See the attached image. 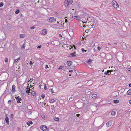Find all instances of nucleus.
Masks as SVG:
<instances>
[{
  "label": "nucleus",
  "mask_w": 131,
  "mask_h": 131,
  "mask_svg": "<svg viewBox=\"0 0 131 131\" xmlns=\"http://www.w3.org/2000/svg\"><path fill=\"white\" fill-rule=\"evenodd\" d=\"M41 96L42 98L44 99L45 98V94H42L41 95Z\"/></svg>",
  "instance_id": "e433bc0d"
},
{
  "label": "nucleus",
  "mask_w": 131,
  "mask_h": 131,
  "mask_svg": "<svg viewBox=\"0 0 131 131\" xmlns=\"http://www.w3.org/2000/svg\"><path fill=\"white\" fill-rule=\"evenodd\" d=\"M42 33L43 35H45L47 33V31L46 29H43L42 31Z\"/></svg>",
  "instance_id": "9b49d317"
},
{
  "label": "nucleus",
  "mask_w": 131,
  "mask_h": 131,
  "mask_svg": "<svg viewBox=\"0 0 131 131\" xmlns=\"http://www.w3.org/2000/svg\"><path fill=\"white\" fill-rule=\"evenodd\" d=\"M116 112L114 111H112L111 113V114L112 115H114L115 114Z\"/></svg>",
  "instance_id": "4be33fe9"
},
{
  "label": "nucleus",
  "mask_w": 131,
  "mask_h": 131,
  "mask_svg": "<svg viewBox=\"0 0 131 131\" xmlns=\"http://www.w3.org/2000/svg\"><path fill=\"white\" fill-rule=\"evenodd\" d=\"M92 97L94 99H95L97 97V95L96 94H92Z\"/></svg>",
  "instance_id": "9d476101"
},
{
  "label": "nucleus",
  "mask_w": 131,
  "mask_h": 131,
  "mask_svg": "<svg viewBox=\"0 0 131 131\" xmlns=\"http://www.w3.org/2000/svg\"><path fill=\"white\" fill-rule=\"evenodd\" d=\"M35 28V27L34 26L31 27H30V28L31 30L33 29H34V28Z\"/></svg>",
  "instance_id": "f704fd0d"
},
{
  "label": "nucleus",
  "mask_w": 131,
  "mask_h": 131,
  "mask_svg": "<svg viewBox=\"0 0 131 131\" xmlns=\"http://www.w3.org/2000/svg\"><path fill=\"white\" fill-rule=\"evenodd\" d=\"M72 63V62L71 61H67V64L68 66H70L71 65V64Z\"/></svg>",
  "instance_id": "1a4fd4ad"
},
{
  "label": "nucleus",
  "mask_w": 131,
  "mask_h": 131,
  "mask_svg": "<svg viewBox=\"0 0 131 131\" xmlns=\"http://www.w3.org/2000/svg\"><path fill=\"white\" fill-rule=\"evenodd\" d=\"M54 120L56 121H59V118L58 117H55L54 118Z\"/></svg>",
  "instance_id": "7c9ffc66"
},
{
  "label": "nucleus",
  "mask_w": 131,
  "mask_h": 131,
  "mask_svg": "<svg viewBox=\"0 0 131 131\" xmlns=\"http://www.w3.org/2000/svg\"><path fill=\"white\" fill-rule=\"evenodd\" d=\"M41 117L42 118L44 119L45 118V116L44 115H42L41 116Z\"/></svg>",
  "instance_id": "58836bf2"
},
{
  "label": "nucleus",
  "mask_w": 131,
  "mask_h": 131,
  "mask_svg": "<svg viewBox=\"0 0 131 131\" xmlns=\"http://www.w3.org/2000/svg\"><path fill=\"white\" fill-rule=\"evenodd\" d=\"M13 114H11L10 115V118L11 119V120H12V119H13Z\"/></svg>",
  "instance_id": "393cba45"
},
{
  "label": "nucleus",
  "mask_w": 131,
  "mask_h": 131,
  "mask_svg": "<svg viewBox=\"0 0 131 131\" xmlns=\"http://www.w3.org/2000/svg\"><path fill=\"white\" fill-rule=\"evenodd\" d=\"M49 91L51 92V94H53L55 93L52 89H50L49 90Z\"/></svg>",
  "instance_id": "6ab92c4d"
},
{
  "label": "nucleus",
  "mask_w": 131,
  "mask_h": 131,
  "mask_svg": "<svg viewBox=\"0 0 131 131\" xmlns=\"http://www.w3.org/2000/svg\"><path fill=\"white\" fill-rule=\"evenodd\" d=\"M41 47V45H39V46H38L37 47V48L38 49H40V48Z\"/></svg>",
  "instance_id": "37998d69"
},
{
  "label": "nucleus",
  "mask_w": 131,
  "mask_h": 131,
  "mask_svg": "<svg viewBox=\"0 0 131 131\" xmlns=\"http://www.w3.org/2000/svg\"><path fill=\"white\" fill-rule=\"evenodd\" d=\"M33 64V63L31 61H30L29 62V64L30 66H31Z\"/></svg>",
  "instance_id": "c03bdc74"
},
{
  "label": "nucleus",
  "mask_w": 131,
  "mask_h": 131,
  "mask_svg": "<svg viewBox=\"0 0 131 131\" xmlns=\"http://www.w3.org/2000/svg\"><path fill=\"white\" fill-rule=\"evenodd\" d=\"M7 114L6 115V118H5V121H6V123L8 124H9V118L7 116H6Z\"/></svg>",
  "instance_id": "423d86ee"
},
{
  "label": "nucleus",
  "mask_w": 131,
  "mask_h": 131,
  "mask_svg": "<svg viewBox=\"0 0 131 131\" xmlns=\"http://www.w3.org/2000/svg\"><path fill=\"white\" fill-rule=\"evenodd\" d=\"M4 5V4L2 2L0 3V7H2Z\"/></svg>",
  "instance_id": "2f4dec72"
},
{
  "label": "nucleus",
  "mask_w": 131,
  "mask_h": 131,
  "mask_svg": "<svg viewBox=\"0 0 131 131\" xmlns=\"http://www.w3.org/2000/svg\"><path fill=\"white\" fill-rule=\"evenodd\" d=\"M113 101L114 103H118L119 102V101L117 99L114 100Z\"/></svg>",
  "instance_id": "f3484780"
},
{
  "label": "nucleus",
  "mask_w": 131,
  "mask_h": 131,
  "mask_svg": "<svg viewBox=\"0 0 131 131\" xmlns=\"http://www.w3.org/2000/svg\"><path fill=\"white\" fill-rule=\"evenodd\" d=\"M57 24H59V22L58 21L57 22Z\"/></svg>",
  "instance_id": "774afa93"
},
{
  "label": "nucleus",
  "mask_w": 131,
  "mask_h": 131,
  "mask_svg": "<svg viewBox=\"0 0 131 131\" xmlns=\"http://www.w3.org/2000/svg\"><path fill=\"white\" fill-rule=\"evenodd\" d=\"M17 129L19 130H20V127H17Z\"/></svg>",
  "instance_id": "6e6d98bb"
},
{
  "label": "nucleus",
  "mask_w": 131,
  "mask_h": 131,
  "mask_svg": "<svg viewBox=\"0 0 131 131\" xmlns=\"http://www.w3.org/2000/svg\"><path fill=\"white\" fill-rule=\"evenodd\" d=\"M26 124H27V125L28 126H29L30 125V124L28 122H27Z\"/></svg>",
  "instance_id": "3c124183"
},
{
  "label": "nucleus",
  "mask_w": 131,
  "mask_h": 131,
  "mask_svg": "<svg viewBox=\"0 0 131 131\" xmlns=\"http://www.w3.org/2000/svg\"><path fill=\"white\" fill-rule=\"evenodd\" d=\"M49 102L51 103H52L55 102V101L54 99H50L49 100Z\"/></svg>",
  "instance_id": "2eb2a0df"
},
{
  "label": "nucleus",
  "mask_w": 131,
  "mask_h": 131,
  "mask_svg": "<svg viewBox=\"0 0 131 131\" xmlns=\"http://www.w3.org/2000/svg\"><path fill=\"white\" fill-rule=\"evenodd\" d=\"M83 27H85V25H83Z\"/></svg>",
  "instance_id": "69168bd1"
},
{
  "label": "nucleus",
  "mask_w": 131,
  "mask_h": 131,
  "mask_svg": "<svg viewBox=\"0 0 131 131\" xmlns=\"http://www.w3.org/2000/svg\"><path fill=\"white\" fill-rule=\"evenodd\" d=\"M42 85H41L40 84L39 85V88H40V89H42V88H41V86H42Z\"/></svg>",
  "instance_id": "603ef678"
},
{
  "label": "nucleus",
  "mask_w": 131,
  "mask_h": 131,
  "mask_svg": "<svg viewBox=\"0 0 131 131\" xmlns=\"http://www.w3.org/2000/svg\"><path fill=\"white\" fill-rule=\"evenodd\" d=\"M62 37V35L61 34H59V37Z\"/></svg>",
  "instance_id": "5fc2aeb1"
},
{
  "label": "nucleus",
  "mask_w": 131,
  "mask_h": 131,
  "mask_svg": "<svg viewBox=\"0 0 131 131\" xmlns=\"http://www.w3.org/2000/svg\"><path fill=\"white\" fill-rule=\"evenodd\" d=\"M78 94V92L76 91H74L73 92V93L72 95V96H73L74 97H77V94Z\"/></svg>",
  "instance_id": "0eeeda50"
},
{
  "label": "nucleus",
  "mask_w": 131,
  "mask_h": 131,
  "mask_svg": "<svg viewBox=\"0 0 131 131\" xmlns=\"http://www.w3.org/2000/svg\"><path fill=\"white\" fill-rule=\"evenodd\" d=\"M75 54L76 52L74 51V52L73 53H71L70 54L72 56V57H74L76 56Z\"/></svg>",
  "instance_id": "f8f14e48"
},
{
  "label": "nucleus",
  "mask_w": 131,
  "mask_h": 131,
  "mask_svg": "<svg viewBox=\"0 0 131 131\" xmlns=\"http://www.w3.org/2000/svg\"><path fill=\"white\" fill-rule=\"evenodd\" d=\"M129 103L131 105V100L129 101Z\"/></svg>",
  "instance_id": "4d7b16f0"
},
{
  "label": "nucleus",
  "mask_w": 131,
  "mask_h": 131,
  "mask_svg": "<svg viewBox=\"0 0 131 131\" xmlns=\"http://www.w3.org/2000/svg\"><path fill=\"white\" fill-rule=\"evenodd\" d=\"M19 10L18 9H17L16 10V11L15 12V13L16 14H18L19 12Z\"/></svg>",
  "instance_id": "5701e85b"
},
{
  "label": "nucleus",
  "mask_w": 131,
  "mask_h": 131,
  "mask_svg": "<svg viewBox=\"0 0 131 131\" xmlns=\"http://www.w3.org/2000/svg\"><path fill=\"white\" fill-rule=\"evenodd\" d=\"M63 66H60L58 68V69H62L63 68Z\"/></svg>",
  "instance_id": "c9c22d12"
},
{
  "label": "nucleus",
  "mask_w": 131,
  "mask_h": 131,
  "mask_svg": "<svg viewBox=\"0 0 131 131\" xmlns=\"http://www.w3.org/2000/svg\"><path fill=\"white\" fill-rule=\"evenodd\" d=\"M25 47V44H23L22 46V49H24Z\"/></svg>",
  "instance_id": "473e14b6"
},
{
  "label": "nucleus",
  "mask_w": 131,
  "mask_h": 131,
  "mask_svg": "<svg viewBox=\"0 0 131 131\" xmlns=\"http://www.w3.org/2000/svg\"><path fill=\"white\" fill-rule=\"evenodd\" d=\"M30 90H27L26 91V92L28 93V95L30 93Z\"/></svg>",
  "instance_id": "c85d7f7f"
},
{
  "label": "nucleus",
  "mask_w": 131,
  "mask_h": 131,
  "mask_svg": "<svg viewBox=\"0 0 131 131\" xmlns=\"http://www.w3.org/2000/svg\"><path fill=\"white\" fill-rule=\"evenodd\" d=\"M28 85H29V84H28V86H27L26 89L27 90H30V88L29 87Z\"/></svg>",
  "instance_id": "4c0bfd02"
},
{
  "label": "nucleus",
  "mask_w": 131,
  "mask_h": 131,
  "mask_svg": "<svg viewBox=\"0 0 131 131\" xmlns=\"http://www.w3.org/2000/svg\"><path fill=\"white\" fill-rule=\"evenodd\" d=\"M80 115L79 114H77L76 115V116L78 117H79L80 116Z\"/></svg>",
  "instance_id": "864d4df0"
},
{
  "label": "nucleus",
  "mask_w": 131,
  "mask_h": 131,
  "mask_svg": "<svg viewBox=\"0 0 131 131\" xmlns=\"http://www.w3.org/2000/svg\"><path fill=\"white\" fill-rule=\"evenodd\" d=\"M106 126L107 127H109L111 125V122L110 121H108L106 123Z\"/></svg>",
  "instance_id": "4468645a"
},
{
  "label": "nucleus",
  "mask_w": 131,
  "mask_h": 131,
  "mask_svg": "<svg viewBox=\"0 0 131 131\" xmlns=\"http://www.w3.org/2000/svg\"><path fill=\"white\" fill-rule=\"evenodd\" d=\"M24 35L23 34H21L19 35V37L20 38H24Z\"/></svg>",
  "instance_id": "b1692460"
},
{
  "label": "nucleus",
  "mask_w": 131,
  "mask_h": 131,
  "mask_svg": "<svg viewBox=\"0 0 131 131\" xmlns=\"http://www.w3.org/2000/svg\"><path fill=\"white\" fill-rule=\"evenodd\" d=\"M31 94L33 96H35L36 95L35 92L34 91H32L31 92Z\"/></svg>",
  "instance_id": "aec40b11"
},
{
  "label": "nucleus",
  "mask_w": 131,
  "mask_h": 131,
  "mask_svg": "<svg viewBox=\"0 0 131 131\" xmlns=\"http://www.w3.org/2000/svg\"><path fill=\"white\" fill-rule=\"evenodd\" d=\"M110 71H111L109 70H108L107 71H105V72L104 73L106 75L108 74L110 75L111 73L110 72Z\"/></svg>",
  "instance_id": "6e6552de"
},
{
  "label": "nucleus",
  "mask_w": 131,
  "mask_h": 131,
  "mask_svg": "<svg viewBox=\"0 0 131 131\" xmlns=\"http://www.w3.org/2000/svg\"><path fill=\"white\" fill-rule=\"evenodd\" d=\"M113 6L115 8H117L119 7V5L117 2L114 1H113L112 3Z\"/></svg>",
  "instance_id": "f03ea898"
},
{
  "label": "nucleus",
  "mask_w": 131,
  "mask_h": 131,
  "mask_svg": "<svg viewBox=\"0 0 131 131\" xmlns=\"http://www.w3.org/2000/svg\"><path fill=\"white\" fill-rule=\"evenodd\" d=\"M126 69L129 71H131V68H129L128 67L126 68Z\"/></svg>",
  "instance_id": "412c9836"
},
{
  "label": "nucleus",
  "mask_w": 131,
  "mask_h": 131,
  "mask_svg": "<svg viewBox=\"0 0 131 131\" xmlns=\"http://www.w3.org/2000/svg\"><path fill=\"white\" fill-rule=\"evenodd\" d=\"M73 70H69V72H73Z\"/></svg>",
  "instance_id": "052dcab7"
},
{
  "label": "nucleus",
  "mask_w": 131,
  "mask_h": 131,
  "mask_svg": "<svg viewBox=\"0 0 131 131\" xmlns=\"http://www.w3.org/2000/svg\"><path fill=\"white\" fill-rule=\"evenodd\" d=\"M47 87L46 86V85L45 84L44 85V90H47Z\"/></svg>",
  "instance_id": "79ce46f5"
},
{
  "label": "nucleus",
  "mask_w": 131,
  "mask_h": 131,
  "mask_svg": "<svg viewBox=\"0 0 131 131\" xmlns=\"http://www.w3.org/2000/svg\"><path fill=\"white\" fill-rule=\"evenodd\" d=\"M31 112L29 111V112H28V114H31Z\"/></svg>",
  "instance_id": "13d9d810"
},
{
  "label": "nucleus",
  "mask_w": 131,
  "mask_h": 131,
  "mask_svg": "<svg viewBox=\"0 0 131 131\" xmlns=\"http://www.w3.org/2000/svg\"><path fill=\"white\" fill-rule=\"evenodd\" d=\"M48 67V66L47 64H46L45 66V68L47 69Z\"/></svg>",
  "instance_id": "8fccbe9b"
},
{
  "label": "nucleus",
  "mask_w": 131,
  "mask_h": 131,
  "mask_svg": "<svg viewBox=\"0 0 131 131\" xmlns=\"http://www.w3.org/2000/svg\"><path fill=\"white\" fill-rule=\"evenodd\" d=\"M29 122L30 124H33V122L31 121H30Z\"/></svg>",
  "instance_id": "09e8293b"
},
{
  "label": "nucleus",
  "mask_w": 131,
  "mask_h": 131,
  "mask_svg": "<svg viewBox=\"0 0 131 131\" xmlns=\"http://www.w3.org/2000/svg\"><path fill=\"white\" fill-rule=\"evenodd\" d=\"M92 60L91 59H89L87 60L86 61V62L87 63L90 64L92 63Z\"/></svg>",
  "instance_id": "ddd939ff"
},
{
  "label": "nucleus",
  "mask_w": 131,
  "mask_h": 131,
  "mask_svg": "<svg viewBox=\"0 0 131 131\" xmlns=\"http://www.w3.org/2000/svg\"><path fill=\"white\" fill-rule=\"evenodd\" d=\"M19 96H18V97L17 96V97H15V98L16 100H17L19 98Z\"/></svg>",
  "instance_id": "49530a36"
},
{
  "label": "nucleus",
  "mask_w": 131,
  "mask_h": 131,
  "mask_svg": "<svg viewBox=\"0 0 131 131\" xmlns=\"http://www.w3.org/2000/svg\"><path fill=\"white\" fill-rule=\"evenodd\" d=\"M69 76H70L71 75V74H70L69 75Z\"/></svg>",
  "instance_id": "0e129e2a"
},
{
  "label": "nucleus",
  "mask_w": 131,
  "mask_h": 131,
  "mask_svg": "<svg viewBox=\"0 0 131 131\" xmlns=\"http://www.w3.org/2000/svg\"><path fill=\"white\" fill-rule=\"evenodd\" d=\"M127 94L128 95H130L131 94V89H129L127 91Z\"/></svg>",
  "instance_id": "dca6fc26"
},
{
  "label": "nucleus",
  "mask_w": 131,
  "mask_h": 131,
  "mask_svg": "<svg viewBox=\"0 0 131 131\" xmlns=\"http://www.w3.org/2000/svg\"><path fill=\"white\" fill-rule=\"evenodd\" d=\"M20 59V57H19L17 59H15L14 60V62L15 63H16L17 61H18V60H19Z\"/></svg>",
  "instance_id": "cd10ccee"
},
{
  "label": "nucleus",
  "mask_w": 131,
  "mask_h": 131,
  "mask_svg": "<svg viewBox=\"0 0 131 131\" xmlns=\"http://www.w3.org/2000/svg\"><path fill=\"white\" fill-rule=\"evenodd\" d=\"M68 20L67 19H66L65 20V22L67 23V22Z\"/></svg>",
  "instance_id": "bf43d9fd"
},
{
  "label": "nucleus",
  "mask_w": 131,
  "mask_h": 131,
  "mask_svg": "<svg viewBox=\"0 0 131 131\" xmlns=\"http://www.w3.org/2000/svg\"><path fill=\"white\" fill-rule=\"evenodd\" d=\"M69 100L71 101H73V99L72 97V96L71 97L69 98Z\"/></svg>",
  "instance_id": "72a5a7b5"
},
{
  "label": "nucleus",
  "mask_w": 131,
  "mask_h": 131,
  "mask_svg": "<svg viewBox=\"0 0 131 131\" xmlns=\"http://www.w3.org/2000/svg\"><path fill=\"white\" fill-rule=\"evenodd\" d=\"M97 49L99 50H100L101 49V47L99 46L97 47Z\"/></svg>",
  "instance_id": "de8ad7c7"
},
{
  "label": "nucleus",
  "mask_w": 131,
  "mask_h": 131,
  "mask_svg": "<svg viewBox=\"0 0 131 131\" xmlns=\"http://www.w3.org/2000/svg\"><path fill=\"white\" fill-rule=\"evenodd\" d=\"M88 66L90 68H91L92 67V66L90 64H89V66Z\"/></svg>",
  "instance_id": "a18cd8bd"
},
{
  "label": "nucleus",
  "mask_w": 131,
  "mask_h": 131,
  "mask_svg": "<svg viewBox=\"0 0 131 131\" xmlns=\"http://www.w3.org/2000/svg\"><path fill=\"white\" fill-rule=\"evenodd\" d=\"M64 4L66 7H68L69 5L68 0H66L65 1Z\"/></svg>",
  "instance_id": "39448f33"
},
{
  "label": "nucleus",
  "mask_w": 131,
  "mask_h": 131,
  "mask_svg": "<svg viewBox=\"0 0 131 131\" xmlns=\"http://www.w3.org/2000/svg\"><path fill=\"white\" fill-rule=\"evenodd\" d=\"M15 86L14 85H13L12 87V93L13 94H14V93L15 92Z\"/></svg>",
  "instance_id": "20e7f679"
},
{
  "label": "nucleus",
  "mask_w": 131,
  "mask_h": 131,
  "mask_svg": "<svg viewBox=\"0 0 131 131\" xmlns=\"http://www.w3.org/2000/svg\"><path fill=\"white\" fill-rule=\"evenodd\" d=\"M73 47H74V48L75 49V47H76L75 46V45H73Z\"/></svg>",
  "instance_id": "e2e57ef3"
},
{
  "label": "nucleus",
  "mask_w": 131,
  "mask_h": 131,
  "mask_svg": "<svg viewBox=\"0 0 131 131\" xmlns=\"http://www.w3.org/2000/svg\"><path fill=\"white\" fill-rule=\"evenodd\" d=\"M8 59L7 58H6L5 59V61L6 62H8Z\"/></svg>",
  "instance_id": "a19ab883"
},
{
  "label": "nucleus",
  "mask_w": 131,
  "mask_h": 131,
  "mask_svg": "<svg viewBox=\"0 0 131 131\" xmlns=\"http://www.w3.org/2000/svg\"><path fill=\"white\" fill-rule=\"evenodd\" d=\"M73 1L72 0H69V3L70 4H72L73 3Z\"/></svg>",
  "instance_id": "c756f323"
},
{
  "label": "nucleus",
  "mask_w": 131,
  "mask_h": 131,
  "mask_svg": "<svg viewBox=\"0 0 131 131\" xmlns=\"http://www.w3.org/2000/svg\"><path fill=\"white\" fill-rule=\"evenodd\" d=\"M82 51L83 52H86L87 51V50H85L84 48H82L81 49Z\"/></svg>",
  "instance_id": "a878e982"
},
{
  "label": "nucleus",
  "mask_w": 131,
  "mask_h": 131,
  "mask_svg": "<svg viewBox=\"0 0 131 131\" xmlns=\"http://www.w3.org/2000/svg\"><path fill=\"white\" fill-rule=\"evenodd\" d=\"M22 100L21 99L20 97L17 100V102L18 103H20L21 102H20V101H21Z\"/></svg>",
  "instance_id": "a211bd4d"
},
{
  "label": "nucleus",
  "mask_w": 131,
  "mask_h": 131,
  "mask_svg": "<svg viewBox=\"0 0 131 131\" xmlns=\"http://www.w3.org/2000/svg\"><path fill=\"white\" fill-rule=\"evenodd\" d=\"M110 71H110V72H111V71H112V70H111Z\"/></svg>",
  "instance_id": "338daca9"
},
{
  "label": "nucleus",
  "mask_w": 131,
  "mask_h": 131,
  "mask_svg": "<svg viewBox=\"0 0 131 131\" xmlns=\"http://www.w3.org/2000/svg\"><path fill=\"white\" fill-rule=\"evenodd\" d=\"M90 30L91 31H92L94 30V29L93 28V27H92L90 29Z\"/></svg>",
  "instance_id": "ea45409f"
},
{
  "label": "nucleus",
  "mask_w": 131,
  "mask_h": 131,
  "mask_svg": "<svg viewBox=\"0 0 131 131\" xmlns=\"http://www.w3.org/2000/svg\"><path fill=\"white\" fill-rule=\"evenodd\" d=\"M47 21L50 22H54L56 21V19L54 17H50L47 19Z\"/></svg>",
  "instance_id": "7ed1b4c3"
},
{
  "label": "nucleus",
  "mask_w": 131,
  "mask_h": 131,
  "mask_svg": "<svg viewBox=\"0 0 131 131\" xmlns=\"http://www.w3.org/2000/svg\"><path fill=\"white\" fill-rule=\"evenodd\" d=\"M129 86L130 87H131V83L129 84Z\"/></svg>",
  "instance_id": "680f3d73"
},
{
  "label": "nucleus",
  "mask_w": 131,
  "mask_h": 131,
  "mask_svg": "<svg viewBox=\"0 0 131 131\" xmlns=\"http://www.w3.org/2000/svg\"><path fill=\"white\" fill-rule=\"evenodd\" d=\"M12 101L11 100H9L8 102V103L9 104V105H10V104L12 103Z\"/></svg>",
  "instance_id": "bb28decb"
},
{
  "label": "nucleus",
  "mask_w": 131,
  "mask_h": 131,
  "mask_svg": "<svg viewBox=\"0 0 131 131\" xmlns=\"http://www.w3.org/2000/svg\"><path fill=\"white\" fill-rule=\"evenodd\" d=\"M40 128L43 131H49V129L45 125H42L40 126Z\"/></svg>",
  "instance_id": "f257e3e1"
}]
</instances>
